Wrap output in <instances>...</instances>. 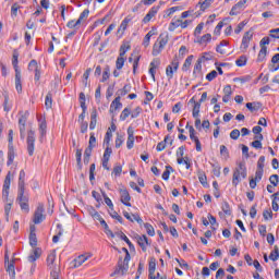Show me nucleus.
Wrapping results in <instances>:
<instances>
[{"label": "nucleus", "instance_id": "obj_33", "mask_svg": "<svg viewBox=\"0 0 279 279\" xmlns=\"http://www.w3.org/2000/svg\"><path fill=\"white\" fill-rule=\"evenodd\" d=\"M186 130H189L191 141H194V143L199 141V137L195 136V129L192 125L187 124Z\"/></svg>", "mask_w": 279, "mask_h": 279}, {"label": "nucleus", "instance_id": "obj_28", "mask_svg": "<svg viewBox=\"0 0 279 279\" xmlns=\"http://www.w3.org/2000/svg\"><path fill=\"white\" fill-rule=\"evenodd\" d=\"M45 106L48 109L52 108V106H53V94H51V92H49L46 95Z\"/></svg>", "mask_w": 279, "mask_h": 279}, {"label": "nucleus", "instance_id": "obj_44", "mask_svg": "<svg viewBox=\"0 0 279 279\" xmlns=\"http://www.w3.org/2000/svg\"><path fill=\"white\" fill-rule=\"evenodd\" d=\"M130 114H132V111L130 110V108H124L120 114V121H125V119H128Z\"/></svg>", "mask_w": 279, "mask_h": 279}, {"label": "nucleus", "instance_id": "obj_59", "mask_svg": "<svg viewBox=\"0 0 279 279\" xmlns=\"http://www.w3.org/2000/svg\"><path fill=\"white\" fill-rule=\"evenodd\" d=\"M180 10V7H172L166 11V15H163V19H167V16H171L172 14H175Z\"/></svg>", "mask_w": 279, "mask_h": 279}, {"label": "nucleus", "instance_id": "obj_20", "mask_svg": "<svg viewBox=\"0 0 279 279\" xmlns=\"http://www.w3.org/2000/svg\"><path fill=\"white\" fill-rule=\"evenodd\" d=\"M223 97H222V101L225 104H228V101H230V97L232 96V86L230 85H226L223 88Z\"/></svg>", "mask_w": 279, "mask_h": 279}, {"label": "nucleus", "instance_id": "obj_13", "mask_svg": "<svg viewBox=\"0 0 279 279\" xmlns=\"http://www.w3.org/2000/svg\"><path fill=\"white\" fill-rule=\"evenodd\" d=\"M160 66V59H154L150 62V68H149V74L151 75V78L154 82H156V70Z\"/></svg>", "mask_w": 279, "mask_h": 279}, {"label": "nucleus", "instance_id": "obj_31", "mask_svg": "<svg viewBox=\"0 0 279 279\" xmlns=\"http://www.w3.org/2000/svg\"><path fill=\"white\" fill-rule=\"evenodd\" d=\"M267 58V47H262L257 57V62H263Z\"/></svg>", "mask_w": 279, "mask_h": 279}, {"label": "nucleus", "instance_id": "obj_64", "mask_svg": "<svg viewBox=\"0 0 279 279\" xmlns=\"http://www.w3.org/2000/svg\"><path fill=\"white\" fill-rule=\"evenodd\" d=\"M270 38H277L279 39V28H274L269 31Z\"/></svg>", "mask_w": 279, "mask_h": 279}, {"label": "nucleus", "instance_id": "obj_10", "mask_svg": "<svg viewBox=\"0 0 279 279\" xmlns=\"http://www.w3.org/2000/svg\"><path fill=\"white\" fill-rule=\"evenodd\" d=\"M129 269H130V265L123 264L122 260H119L118 268L114 270V272L111 276H114L117 274H120L121 276H125Z\"/></svg>", "mask_w": 279, "mask_h": 279}, {"label": "nucleus", "instance_id": "obj_23", "mask_svg": "<svg viewBox=\"0 0 279 279\" xmlns=\"http://www.w3.org/2000/svg\"><path fill=\"white\" fill-rule=\"evenodd\" d=\"M53 263H56V250L51 251L47 257V265L49 269H53Z\"/></svg>", "mask_w": 279, "mask_h": 279}, {"label": "nucleus", "instance_id": "obj_52", "mask_svg": "<svg viewBox=\"0 0 279 279\" xmlns=\"http://www.w3.org/2000/svg\"><path fill=\"white\" fill-rule=\"evenodd\" d=\"M221 208L225 215H232V211L230 210V204H228V202L225 201L221 205Z\"/></svg>", "mask_w": 279, "mask_h": 279}, {"label": "nucleus", "instance_id": "obj_2", "mask_svg": "<svg viewBox=\"0 0 279 279\" xmlns=\"http://www.w3.org/2000/svg\"><path fill=\"white\" fill-rule=\"evenodd\" d=\"M167 43H169V37L160 35L159 38L154 44L153 56H160L162 49L167 47Z\"/></svg>", "mask_w": 279, "mask_h": 279}, {"label": "nucleus", "instance_id": "obj_4", "mask_svg": "<svg viewBox=\"0 0 279 279\" xmlns=\"http://www.w3.org/2000/svg\"><path fill=\"white\" fill-rule=\"evenodd\" d=\"M44 213H45V204L39 203L34 213L33 223L35 225L43 223L44 219H46V216Z\"/></svg>", "mask_w": 279, "mask_h": 279}, {"label": "nucleus", "instance_id": "obj_45", "mask_svg": "<svg viewBox=\"0 0 279 279\" xmlns=\"http://www.w3.org/2000/svg\"><path fill=\"white\" fill-rule=\"evenodd\" d=\"M12 65L14 68L15 73H17V71H21L19 69V54L17 53H13Z\"/></svg>", "mask_w": 279, "mask_h": 279}, {"label": "nucleus", "instance_id": "obj_46", "mask_svg": "<svg viewBox=\"0 0 279 279\" xmlns=\"http://www.w3.org/2000/svg\"><path fill=\"white\" fill-rule=\"evenodd\" d=\"M202 59H198L194 65V75L202 73Z\"/></svg>", "mask_w": 279, "mask_h": 279}, {"label": "nucleus", "instance_id": "obj_12", "mask_svg": "<svg viewBox=\"0 0 279 279\" xmlns=\"http://www.w3.org/2000/svg\"><path fill=\"white\" fill-rule=\"evenodd\" d=\"M254 34L252 32H246L242 38V45L241 49H244V51L247 50V47H250V40H252Z\"/></svg>", "mask_w": 279, "mask_h": 279}, {"label": "nucleus", "instance_id": "obj_50", "mask_svg": "<svg viewBox=\"0 0 279 279\" xmlns=\"http://www.w3.org/2000/svg\"><path fill=\"white\" fill-rule=\"evenodd\" d=\"M236 66H245L247 64V57L241 56L236 61H235Z\"/></svg>", "mask_w": 279, "mask_h": 279}, {"label": "nucleus", "instance_id": "obj_15", "mask_svg": "<svg viewBox=\"0 0 279 279\" xmlns=\"http://www.w3.org/2000/svg\"><path fill=\"white\" fill-rule=\"evenodd\" d=\"M120 197L124 206H132V203H130V199H132V197L130 196V192H128L125 189L120 190Z\"/></svg>", "mask_w": 279, "mask_h": 279}, {"label": "nucleus", "instance_id": "obj_41", "mask_svg": "<svg viewBox=\"0 0 279 279\" xmlns=\"http://www.w3.org/2000/svg\"><path fill=\"white\" fill-rule=\"evenodd\" d=\"M78 99L82 110H86V95L83 92L80 93Z\"/></svg>", "mask_w": 279, "mask_h": 279}, {"label": "nucleus", "instance_id": "obj_6", "mask_svg": "<svg viewBox=\"0 0 279 279\" xmlns=\"http://www.w3.org/2000/svg\"><path fill=\"white\" fill-rule=\"evenodd\" d=\"M11 177L14 178V174H12V171H9L3 183L2 197L5 202H8V196L10 195Z\"/></svg>", "mask_w": 279, "mask_h": 279}, {"label": "nucleus", "instance_id": "obj_26", "mask_svg": "<svg viewBox=\"0 0 279 279\" xmlns=\"http://www.w3.org/2000/svg\"><path fill=\"white\" fill-rule=\"evenodd\" d=\"M116 234H117V236H119L122 241H125V243L129 245L130 250H132V247H134V244H132V242L130 241V239L128 238V235H125V233H123V231L117 232Z\"/></svg>", "mask_w": 279, "mask_h": 279}, {"label": "nucleus", "instance_id": "obj_37", "mask_svg": "<svg viewBox=\"0 0 279 279\" xmlns=\"http://www.w3.org/2000/svg\"><path fill=\"white\" fill-rule=\"evenodd\" d=\"M210 3H213V0H199L198 4H201V10L204 12L207 10V8H210Z\"/></svg>", "mask_w": 279, "mask_h": 279}, {"label": "nucleus", "instance_id": "obj_38", "mask_svg": "<svg viewBox=\"0 0 279 279\" xmlns=\"http://www.w3.org/2000/svg\"><path fill=\"white\" fill-rule=\"evenodd\" d=\"M192 62H193V56H189L184 61V64L182 66V71H189V69L191 68Z\"/></svg>", "mask_w": 279, "mask_h": 279}, {"label": "nucleus", "instance_id": "obj_53", "mask_svg": "<svg viewBox=\"0 0 279 279\" xmlns=\"http://www.w3.org/2000/svg\"><path fill=\"white\" fill-rule=\"evenodd\" d=\"M128 51H130V45L123 44V45L120 47V54H119V57H120V58H123V57L125 56V53H128Z\"/></svg>", "mask_w": 279, "mask_h": 279}, {"label": "nucleus", "instance_id": "obj_3", "mask_svg": "<svg viewBox=\"0 0 279 279\" xmlns=\"http://www.w3.org/2000/svg\"><path fill=\"white\" fill-rule=\"evenodd\" d=\"M26 149L28 156H34V151L36 149V132L32 130L27 133Z\"/></svg>", "mask_w": 279, "mask_h": 279}, {"label": "nucleus", "instance_id": "obj_24", "mask_svg": "<svg viewBox=\"0 0 279 279\" xmlns=\"http://www.w3.org/2000/svg\"><path fill=\"white\" fill-rule=\"evenodd\" d=\"M7 271L9 276H11V279H14L16 277V270L14 269V259L11 260V263L7 264Z\"/></svg>", "mask_w": 279, "mask_h": 279}, {"label": "nucleus", "instance_id": "obj_55", "mask_svg": "<svg viewBox=\"0 0 279 279\" xmlns=\"http://www.w3.org/2000/svg\"><path fill=\"white\" fill-rule=\"evenodd\" d=\"M269 258L270 260H274V262L278 260L279 258L278 246H275V250L270 253Z\"/></svg>", "mask_w": 279, "mask_h": 279}, {"label": "nucleus", "instance_id": "obj_56", "mask_svg": "<svg viewBox=\"0 0 279 279\" xmlns=\"http://www.w3.org/2000/svg\"><path fill=\"white\" fill-rule=\"evenodd\" d=\"M110 138H112V132L107 131L104 140V145H106V147H110Z\"/></svg>", "mask_w": 279, "mask_h": 279}, {"label": "nucleus", "instance_id": "obj_47", "mask_svg": "<svg viewBox=\"0 0 279 279\" xmlns=\"http://www.w3.org/2000/svg\"><path fill=\"white\" fill-rule=\"evenodd\" d=\"M124 64H125V58L118 57V59L116 61V66H117L118 71H121V69H123Z\"/></svg>", "mask_w": 279, "mask_h": 279}, {"label": "nucleus", "instance_id": "obj_36", "mask_svg": "<svg viewBox=\"0 0 279 279\" xmlns=\"http://www.w3.org/2000/svg\"><path fill=\"white\" fill-rule=\"evenodd\" d=\"M39 133L40 136H46L47 135V121L43 120L39 124Z\"/></svg>", "mask_w": 279, "mask_h": 279}, {"label": "nucleus", "instance_id": "obj_25", "mask_svg": "<svg viewBox=\"0 0 279 279\" xmlns=\"http://www.w3.org/2000/svg\"><path fill=\"white\" fill-rule=\"evenodd\" d=\"M12 162H14V146L9 145L8 161H7L8 167H10Z\"/></svg>", "mask_w": 279, "mask_h": 279}, {"label": "nucleus", "instance_id": "obj_39", "mask_svg": "<svg viewBox=\"0 0 279 279\" xmlns=\"http://www.w3.org/2000/svg\"><path fill=\"white\" fill-rule=\"evenodd\" d=\"M144 228L148 236H154L156 234V231L154 230V227L150 223H144Z\"/></svg>", "mask_w": 279, "mask_h": 279}, {"label": "nucleus", "instance_id": "obj_42", "mask_svg": "<svg viewBox=\"0 0 279 279\" xmlns=\"http://www.w3.org/2000/svg\"><path fill=\"white\" fill-rule=\"evenodd\" d=\"M102 197L105 199V204H107L110 210H114V204H112V199H110L106 193H102Z\"/></svg>", "mask_w": 279, "mask_h": 279}, {"label": "nucleus", "instance_id": "obj_27", "mask_svg": "<svg viewBox=\"0 0 279 279\" xmlns=\"http://www.w3.org/2000/svg\"><path fill=\"white\" fill-rule=\"evenodd\" d=\"M19 190H25V170L20 171Z\"/></svg>", "mask_w": 279, "mask_h": 279}, {"label": "nucleus", "instance_id": "obj_9", "mask_svg": "<svg viewBox=\"0 0 279 279\" xmlns=\"http://www.w3.org/2000/svg\"><path fill=\"white\" fill-rule=\"evenodd\" d=\"M121 108H123V104H121V96H118L111 102L109 111L111 114H114V112H117V110H121Z\"/></svg>", "mask_w": 279, "mask_h": 279}, {"label": "nucleus", "instance_id": "obj_51", "mask_svg": "<svg viewBox=\"0 0 279 279\" xmlns=\"http://www.w3.org/2000/svg\"><path fill=\"white\" fill-rule=\"evenodd\" d=\"M19 10H21V7L17 4V2L13 3L11 7V16H19Z\"/></svg>", "mask_w": 279, "mask_h": 279}, {"label": "nucleus", "instance_id": "obj_11", "mask_svg": "<svg viewBox=\"0 0 279 279\" xmlns=\"http://www.w3.org/2000/svg\"><path fill=\"white\" fill-rule=\"evenodd\" d=\"M140 247L144 251L147 252V245H149V240L147 239V235H136L135 236Z\"/></svg>", "mask_w": 279, "mask_h": 279}, {"label": "nucleus", "instance_id": "obj_22", "mask_svg": "<svg viewBox=\"0 0 279 279\" xmlns=\"http://www.w3.org/2000/svg\"><path fill=\"white\" fill-rule=\"evenodd\" d=\"M130 21H132V19H130V17H125L122 21L120 27L118 28V35L123 36V32H125V29H128V25L130 24Z\"/></svg>", "mask_w": 279, "mask_h": 279}, {"label": "nucleus", "instance_id": "obj_19", "mask_svg": "<svg viewBox=\"0 0 279 279\" xmlns=\"http://www.w3.org/2000/svg\"><path fill=\"white\" fill-rule=\"evenodd\" d=\"M43 255V250L40 247H35L32 252V254L28 256L29 263H36L38 258Z\"/></svg>", "mask_w": 279, "mask_h": 279}, {"label": "nucleus", "instance_id": "obj_18", "mask_svg": "<svg viewBox=\"0 0 279 279\" xmlns=\"http://www.w3.org/2000/svg\"><path fill=\"white\" fill-rule=\"evenodd\" d=\"M158 10H160V7H153L143 19V23H149V21H151V19L158 14Z\"/></svg>", "mask_w": 279, "mask_h": 279}, {"label": "nucleus", "instance_id": "obj_43", "mask_svg": "<svg viewBox=\"0 0 279 279\" xmlns=\"http://www.w3.org/2000/svg\"><path fill=\"white\" fill-rule=\"evenodd\" d=\"M171 172H173V167L166 166V171L162 173V180H169Z\"/></svg>", "mask_w": 279, "mask_h": 279}, {"label": "nucleus", "instance_id": "obj_8", "mask_svg": "<svg viewBox=\"0 0 279 279\" xmlns=\"http://www.w3.org/2000/svg\"><path fill=\"white\" fill-rule=\"evenodd\" d=\"M123 217H125V219H128L132 223H134V221H136L140 226H143V219L141 218V216L138 214L130 215V213L123 211Z\"/></svg>", "mask_w": 279, "mask_h": 279}, {"label": "nucleus", "instance_id": "obj_57", "mask_svg": "<svg viewBox=\"0 0 279 279\" xmlns=\"http://www.w3.org/2000/svg\"><path fill=\"white\" fill-rule=\"evenodd\" d=\"M198 180L201 184H203L204 186H208V179L206 178L205 173L203 172L198 173Z\"/></svg>", "mask_w": 279, "mask_h": 279}, {"label": "nucleus", "instance_id": "obj_62", "mask_svg": "<svg viewBox=\"0 0 279 279\" xmlns=\"http://www.w3.org/2000/svg\"><path fill=\"white\" fill-rule=\"evenodd\" d=\"M269 182H270V184H272V186H278V182H279L278 174H271L269 177Z\"/></svg>", "mask_w": 279, "mask_h": 279}, {"label": "nucleus", "instance_id": "obj_14", "mask_svg": "<svg viewBox=\"0 0 279 279\" xmlns=\"http://www.w3.org/2000/svg\"><path fill=\"white\" fill-rule=\"evenodd\" d=\"M128 149H133L134 147V128H128V141H126Z\"/></svg>", "mask_w": 279, "mask_h": 279}, {"label": "nucleus", "instance_id": "obj_61", "mask_svg": "<svg viewBox=\"0 0 279 279\" xmlns=\"http://www.w3.org/2000/svg\"><path fill=\"white\" fill-rule=\"evenodd\" d=\"M88 14H90V11L88 9H85L78 17L80 23L82 24L84 20L88 19Z\"/></svg>", "mask_w": 279, "mask_h": 279}, {"label": "nucleus", "instance_id": "obj_63", "mask_svg": "<svg viewBox=\"0 0 279 279\" xmlns=\"http://www.w3.org/2000/svg\"><path fill=\"white\" fill-rule=\"evenodd\" d=\"M247 25L246 21L241 22L240 24H238L236 28L234 29L235 34H241V32H243V27H245Z\"/></svg>", "mask_w": 279, "mask_h": 279}, {"label": "nucleus", "instance_id": "obj_40", "mask_svg": "<svg viewBox=\"0 0 279 279\" xmlns=\"http://www.w3.org/2000/svg\"><path fill=\"white\" fill-rule=\"evenodd\" d=\"M151 36H154V31H149L144 37L143 45L144 47H149V40H151Z\"/></svg>", "mask_w": 279, "mask_h": 279}, {"label": "nucleus", "instance_id": "obj_29", "mask_svg": "<svg viewBox=\"0 0 279 279\" xmlns=\"http://www.w3.org/2000/svg\"><path fill=\"white\" fill-rule=\"evenodd\" d=\"M246 108L251 112H256V111L260 110V105H259V102H247Z\"/></svg>", "mask_w": 279, "mask_h": 279}, {"label": "nucleus", "instance_id": "obj_60", "mask_svg": "<svg viewBox=\"0 0 279 279\" xmlns=\"http://www.w3.org/2000/svg\"><path fill=\"white\" fill-rule=\"evenodd\" d=\"M130 90H132V85H124V87L122 89L119 90L121 97H125V95H128V93H130Z\"/></svg>", "mask_w": 279, "mask_h": 279}, {"label": "nucleus", "instance_id": "obj_16", "mask_svg": "<svg viewBox=\"0 0 279 279\" xmlns=\"http://www.w3.org/2000/svg\"><path fill=\"white\" fill-rule=\"evenodd\" d=\"M16 202L20 206H22L23 204H29V197L25 195V190L17 191Z\"/></svg>", "mask_w": 279, "mask_h": 279}, {"label": "nucleus", "instance_id": "obj_7", "mask_svg": "<svg viewBox=\"0 0 279 279\" xmlns=\"http://www.w3.org/2000/svg\"><path fill=\"white\" fill-rule=\"evenodd\" d=\"M245 3H247V0H240L234 4L229 13L230 16H238V14L242 13L245 10Z\"/></svg>", "mask_w": 279, "mask_h": 279}, {"label": "nucleus", "instance_id": "obj_5", "mask_svg": "<svg viewBox=\"0 0 279 279\" xmlns=\"http://www.w3.org/2000/svg\"><path fill=\"white\" fill-rule=\"evenodd\" d=\"M180 66V60L178 57H174L171 64L166 68V75L169 80H173V73L178 72V69Z\"/></svg>", "mask_w": 279, "mask_h": 279}, {"label": "nucleus", "instance_id": "obj_35", "mask_svg": "<svg viewBox=\"0 0 279 279\" xmlns=\"http://www.w3.org/2000/svg\"><path fill=\"white\" fill-rule=\"evenodd\" d=\"M199 108H202V104L195 102V105L193 106V110H192V116L194 119H197V117H199Z\"/></svg>", "mask_w": 279, "mask_h": 279}, {"label": "nucleus", "instance_id": "obj_17", "mask_svg": "<svg viewBox=\"0 0 279 279\" xmlns=\"http://www.w3.org/2000/svg\"><path fill=\"white\" fill-rule=\"evenodd\" d=\"M90 256L93 255L88 253L80 255L77 258L74 259V267H82V265H84V263H86L88 258H90Z\"/></svg>", "mask_w": 279, "mask_h": 279}, {"label": "nucleus", "instance_id": "obj_54", "mask_svg": "<svg viewBox=\"0 0 279 279\" xmlns=\"http://www.w3.org/2000/svg\"><path fill=\"white\" fill-rule=\"evenodd\" d=\"M109 77H110V66L107 65L102 72L101 82H107Z\"/></svg>", "mask_w": 279, "mask_h": 279}, {"label": "nucleus", "instance_id": "obj_34", "mask_svg": "<svg viewBox=\"0 0 279 279\" xmlns=\"http://www.w3.org/2000/svg\"><path fill=\"white\" fill-rule=\"evenodd\" d=\"M220 155L222 156L223 160H228V158H230V151H228V147H226V145L220 146Z\"/></svg>", "mask_w": 279, "mask_h": 279}, {"label": "nucleus", "instance_id": "obj_48", "mask_svg": "<svg viewBox=\"0 0 279 279\" xmlns=\"http://www.w3.org/2000/svg\"><path fill=\"white\" fill-rule=\"evenodd\" d=\"M263 217L265 219V221H269V219H274V213L271 211V209H266L263 211Z\"/></svg>", "mask_w": 279, "mask_h": 279}, {"label": "nucleus", "instance_id": "obj_30", "mask_svg": "<svg viewBox=\"0 0 279 279\" xmlns=\"http://www.w3.org/2000/svg\"><path fill=\"white\" fill-rule=\"evenodd\" d=\"M29 245L32 247H36V245H38V239L36 238V232H34V230H31L29 233Z\"/></svg>", "mask_w": 279, "mask_h": 279}, {"label": "nucleus", "instance_id": "obj_58", "mask_svg": "<svg viewBox=\"0 0 279 279\" xmlns=\"http://www.w3.org/2000/svg\"><path fill=\"white\" fill-rule=\"evenodd\" d=\"M80 25L82 24L78 20L76 22L75 20H71L68 22L66 27H69V29H73L74 27H80Z\"/></svg>", "mask_w": 279, "mask_h": 279}, {"label": "nucleus", "instance_id": "obj_1", "mask_svg": "<svg viewBox=\"0 0 279 279\" xmlns=\"http://www.w3.org/2000/svg\"><path fill=\"white\" fill-rule=\"evenodd\" d=\"M241 178H243V180L247 178V169L245 168V163H239V167L234 169L232 178L233 186H239Z\"/></svg>", "mask_w": 279, "mask_h": 279}, {"label": "nucleus", "instance_id": "obj_21", "mask_svg": "<svg viewBox=\"0 0 279 279\" xmlns=\"http://www.w3.org/2000/svg\"><path fill=\"white\" fill-rule=\"evenodd\" d=\"M15 89L19 94L23 93V84L21 82V71L15 73Z\"/></svg>", "mask_w": 279, "mask_h": 279}, {"label": "nucleus", "instance_id": "obj_49", "mask_svg": "<svg viewBox=\"0 0 279 279\" xmlns=\"http://www.w3.org/2000/svg\"><path fill=\"white\" fill-rule=\"evenodd\" d=\"M88 147H90L92 149H94V147H97V138L95 137V133H90Z\"/></svg>", "mask_w": 279, "mask_h": 279}, {"label": "nucleus", "instance_id": "obj_32", "mask_svg": "<svg viewBox=\"0 0 279 279\" xmlns=\"http://www.w3.org/2000/svg\"><path fill=\"white\" fill-rule=\"evenodd\" d=\"M181 23H182V20H175L170 23L169 25V32H175V29H178V27H181Z\"/></svg>", "mask_w": 279, "mask_h": 279}]
</instances>
